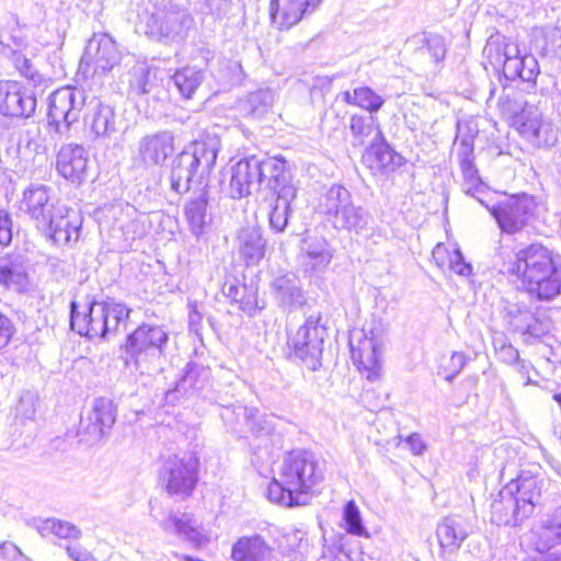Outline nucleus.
Listing matches in <instances>:
<instances>
[{"label":"nucleus","instance_id":"nucleus-13","mask_svg":"<svg viewBox=\"0 0 561 561\" xmlns=\"http://www.w3.org/2000/svg\"><path fill=\"white\" fill-rule=\"evenodd\" d=\"M496 220L502 232L514 234L520 231L535 214L536 201L526 193L512 195L493 205L483 204Z\"/></svg>","mask_w":561,"mask_h":561},{"label":"nucleus","instance_id":"nucleus-64","mask_svg":"<svg viewBox=\"0 0 561 561\" xmlns=\"http://www.w3.org/2000/svg\"><path fill=\"white\" fill-rule=\"evenodd\" d=\"M494 93H495V88H492L491 91H490L489 99H492L494 96Z\"/></svg>","mask_w":561,"mask_h":561},{"label":"nucleus","instance_id":"nucleus-41","mask_svg":"<svg viewBox=\"0 0 561 561\" xmlns=\"http://www.w3.org/2000/svg\"><path fill=\"white\" fill-rule=\"evenodd\" d=\"M342 100L353 106H358L370 114L377 113L385 104V99L369 87H357L342 93Z\"/></svg>","mask_w":561,"mask_h":561},{"label":"nucleus","instance_id":"nucleus-31","mask_svg":"<svg viewBox=\"0 0 561 561\" xmlns=\"http://www.w3.org/2000/svg\"><path fill=\"white\" fill-rule=\"evenodd\" d=\"M523 507L513 494H505V485L491 504V522L496 525L518 526L529 514L522 512Z\"/></svg>","mask_w":561,"mask_h":561},{"label":"nucleus","instance_id":"nucleus-34","mask_svg":"<svg viewBox=\"0 0 561 561\" xmlns=\"http://www.w3.org/2000/svg\"><path fill=\"white\" fill-rule=\"evenodd\" d=\"M272 548L261 535L244 536L232 546L233 561H272Z\"/></svg>","mask_w":561,"mask_h":561},{"label":"nucleus","instance_id":"nucleus-24","mask_svg":"<svg viewBox=\"0 0 561 561\" xmlns=\"http://www.w3.org/2000/svg\"><path fill=\"white\" fill-rule=\"evenodd\" d=\"M210 381V370L195 362H188L175 386L165 392V401L175 405L182 397L199 394Z\"/></svg>","mask_w":561,"mask_h":561},{"label":"nucleus","instance_id":"nucleus-54","mask_svg":"<svg viewBox=\"0 0 561 561\" xmlns=\"http://www.w3.org/2000/svg\"><path fill=\"white\" fill-rule=\"evenodd\" d=\"M14 333L15 327L12 320L4 313L0 312V350L10 343Z\"/></svg>","mask_w":561,"mask_h":561},{"label":"nucleus","instance_id":"nucleus-26","mask_svg":"<svg viewBox=\"0 0 561 561\" xmlns=\"http://www.w3.org/2000/svg\"><path fill=\"white\" fill-rule=\"evenodd\" d=\"M89 162V154L83 146L67 144L59 149L56 165L62 178L80 184L88 178Z\"/></svg>","mask_w":561,"mask_h":561},{"label":"nucleus","instance_id":"nucleus-53","mask_svg":"<svg viewBox=\"0 0 561 561\" xmlns=\"http://www.w3.org/2000/svg\"><path fill=\"white\" fill-rule=\"evenodd\" d=\"M12 219L10 214L0 209V245H9L12 241Z\"/></svg>","mask_w":561,"mask_h":561},{"label":"nucleus","instance_id":"nucleus-60","mask_svg":"<svg viewBox=\"0 0 561 561\" xmlns=\"http://www.w3.org/2000/svg\"><path fill=\"white\" fill-rule=\"evenodd\" d=\"M405 442L409 445L411 451L417 456L422 455L426 448L425 443L423 442L421 435L417 433L409 435Z\"/></svg>","mask_w":561,"mask_h":561},{"label":"nucleus","instance_id":"nucleus-17","mask_svg":"<svg viewBox=\"0 0 561 561\" xmlns=\"http://www.w3.org/2000/svg\"><path fill=\"white\" fill-rule=\"evenodd\" d=\"M504 321L526 343H533L550 331L549 321L533 312L526 305L507 304L504 308Z\"/></svg>","mask_w":561,"mask_h":561},{"label":"nucleus","instance_id":"nucleus-14","mask_svg":"<svg viewBox=\"0 0 561 561\" xmlns=\"http://www.w3.org/2000/svg\"><path fill=\"white\" fill-rule=\"evenodd\" d=\"M131 62H135V56L124 54L107 34H94L81 59V64H92L94 75H105L114 68L127 67Z\"/></svg>","mask_w":561,"mask_h":561},{"label":"nucleus","instance_id":"nucleus-45","mask_svg":"<svg viewBox=\"0 0 561 561\" xmlns=\"http://www.w3.org/2000/svg\"><path fill=\"white\" fill-rule=\"evenodd\" d=\"M10 59L21 76H23L34 88H41L46 83V79L37 71L32 60L21 51L12 50Z\"/></svg>","mask_w":561,"mask_h":561},{"label":"nucleus","instance_id":"nucleus-52","mask_svg":"<svg viewBox=\"0 0 561 561\" xmlns=\"http://www.w3.org/2000/svg\"><path fill=\"white\" fill-rule=\"evenodd\" d=\"M449 267L453 272L461 276H469L472 274V266L463 259L460 250H455L450 255Z\"/></svg>","mask_w":561,"mask_h":561},{"label":"nucleus","instance_id":"nucleus-7","mask_svg":"<svg viewBox=\"0 0 561 561\" xmlns=\"http://www.w3.org/2000/svg\"><path fill=\"white\" fill-rule=\"evenodd\" d=\"M168 342L169 334L162 327L142 323L127 334L121 346L125 364H133L141 375L160 370Z\"/></svg>","mask_w":561,"mask_h":561},{"label":"nucleus","instance_id":"nucleus-16","mask_svg":"<svg viewBox=\"0 0 561 561\" xmlns=\"http://www.w3.org/2000/svg\"><path fill=\"white\" fill-rule=\"evenodd\" d=\"M547 480L539 468L523 469L519 474L505 484V494H513L520 503L524 514H534L536 507L542 505V493Z\"/></svg>","mask_w":561,"mask_h":561},{"label":"nucleus","instance_id":"nucleus-38","mask_svg":"<svg viewBox=\"0 0 561 561\" xmlns=\"http://www.w3.org/2000/svg\"><path fill=\"white\" fill-rule=\"evenodd\" d=\"M408 43L414 47L416 56L430 55V61L434 65L443 61L447 51L445 39L442 35L424 32L413 35Z\"/></svg>","mask_w":561,"mask_h":561},{"label":"nucleus","instance_id":"nucleus-25","mask_svg":"<svg viewBox=\"0 0 561 561\" xmlns=\"http://www.w3.org/2000/svg\"><path fill=\"white\" fill-rule=\"evenodd\" d=\"M321 0H271L272 24L278 30H289L311 14Z\"/></svg>","mask_w":561,"mask_h":561},{"label":"nucleus","instance_id":"nucleus-11","mask_svg":"<svg viewBox=\"0 0 561 561\" xmlns=\"http://www.w3.org/2000/svg\"><path fill=\"white\" fill-rule=\"evenodd\" d=\"M199 461L192 455H173L164 460L160 479L169 495L190 497L198 482Z\"/></svg>","mask_w":561,"mask_h":561},{"label":"nucleus","instance_id":"nucleus-4","mask_svg":"<svg viewBox=\"0 0 561 561\" xmlns=\"http://www.w3.org/2000/svg\"><path fill=\"white\" fill-rule=\"evenodd\" d=\"M219 149V140L209 138L195 141L176 154L169 172L171 196L181 197L193 183L205 185L203 180L215 167Z\"/></svg>","mask_w":561,"mask_h":561},{"label":"nucleus","instance_id":"nucleus-3","mask_svg":"<svg viewBox=\"0 0 561 561\" xmlns=\"http://www.w3.org/2000/svg\"><path fill=\"white\" fill-rule=\"evenodd\" d=\"M507 273L517 276L525 291L538 301H550L561 295V264L540 243L519 250L508 263Z\"/></svg>","mask_w":561,"mask_h":561},{"label":"nucleus","instance_id":"nucleus-1","mask_svg":"<svg viewBox=\"0 0 561 561\" xmlns=\"http://www.w3.org/2000/svg\"><path fill=\"white\" fill-rule=\"evenodd\" d=\"M229 173L227 193L233 199L248 197L259 190L272 193L270 229L275 233L284 232L297 195L289 163L282 157L249 154L238 160Z\"/></svg>","mask_w":561,"mask_h":561},{"label":"nucleus","instance_id":"nucleus-37","mask_svg":"<svg viewBox=\"0 0 561 561\" xmlns=\"http://www.w3.org/2000/svg\"><path fill=\"white\" fill-rule=\"evenodd\" d=\"M274 101V90L262 88L240 99L237 103V110L244 117L260 119L271 110Z\"/></svg>","mask_w":561,"mask_h":561},{"label":"nucleus","instance_id":"nucleus-9","mask_svg":"<svg viewBox=\"0 0 561 561\" xmlns=\"http://www.w3.org/2000/svg\"><path fill=\"white\" fill-rule=\"evenodd\" d=\"M327 336V328L321 323V317H308L290 337L293 356L309 370H319L322 366L323 345Z\"/></svg>","mask_w":561,"mask_h":561},{"label":"nucleus","instance_id":"nucleus-63","mask_svg":"<svg viewBox=\"0 0 561 561\" xmlns=\"http://www.w3.org/2000/svg\"><path fill=\"white\" fill-rule=\"evenodd\" d=\"M30 401H32V398H30ZM32 409L27 411H21L26 417L32 419L35 414V409L33 408V402H31Z\"/></svg>","mask_w":561,"mask_h":561},{"label":"nucleus","instance_id":"nucleus-51","mask_svg":"<svg viewBox=\"0 0 561 561\" xmlns=\"http://www.w3.org/2000/svg\"><path fill=\"white\" fill-rule=\"evenodd\" d=\"M238 306L240 310L250 317H254L264 309V305L259 304L257 293L253 287L248 288V293L240 297Z\"/></svg>","mask_w":561,"mask_h":561},{"label":"nucleus","instance_id":"nucleus-23","mask_svg":"<svg viewBox=\"0 0 561 561\" xmlns=\"http://www.w3.org/2000/svg\"><path fill=\"white\" fill-rule=\"evenodd\" d=\"M47 221L46 226L37 229L42 230L55 244L67 245L79 239L81 218L76 210L60 205Z\"/></svg>","mask_w":561,"mask_h":561},{"label":"nucleus","instance_id":"nucleus-57","mask_svg":"<svg viewBox=\"0 0 561 561\" xmlns=\"http://www.w3.org/2000/svg\"><path fill=\"white\" fill-rule=\"evenodd\" d=\"M66 551L73 561H98L91 552L80 545L68 546Z\"/></svg>","mask_w":561,"mask_h":561},{"label":"nucleus","instance_id":"nucleus-21","mask_svg":"<svg viewBox=\"0 0 561 561\" xmlns=\"http://www.w3.org/2000/svg\"><path fill=\"white\" fill-rule=\"evenodd\" d=\"M51 188L44 184H30L24 191L19 208L35 222L36 227L46 226L48 218L56 211Z\"/></svg>","mask_w":561,"mask_h":561},{"label":"nucleus","instance_id":"nucleus-33","mask_svg":"<svg viewBox=\"0 0 561 561\" xmlns=\"http://www.w3.org/2000/svg\"><path fill=\"white\" fill-rule=\"evenodd\" d=\"M237 242L239 254L247 265L259 264L265 256L266 240L261 227L253 225L241 228L237 236Z\"/></svg>","mask_w":561,"mask_h":561},{"label":"nucleus","instance_id":"nucleus-61","mask_svg":"<svg viewBox=\"0 0 561 561\" xmlns=\"http://www.w3.org/2000/svg\"><path fill=\"white\" fill-rule=\"evenodd\" d=\"M450 362H451V365L457 368L456 371L449 376H447V380L448 381H451L456 374H458L462 367L465 366V363H466V358H465V355L462 353H457L455 352L453 355H451V358H450Z\"/></svg>","mask_w":561,"mask_h":561},{"label":"nucleus","instance_id":"nucleus-12","mask_svg":"<svg viewBox=\"0 0 561 561\" xmlns=\"http://www.w3.org/2000/svg\"><path fill=\"white\" fill-rule=\"evenodd\" d=\"M194 24L191 13L178 5H170L147 16L145 34L153 39L171 43L182 42Z\"/></svg>","mask_w":561,"mask_h":561},{"label":"nucleus","instance_id":"nucleus-8","mask_svg":"<svg viewBox=\"0 0 561 561\" xmlns=\"http://www.w3.org/2000/svg\"><path fill=\"white\" fill-rule=\"evenodd\" d=\"M84 90L75 87H62L49 96L47 122L50 133L64 136L69 133L70 126L79 122L85 105Z\"/></svg>","mask_w":561,"mask_h":561},{"label":"nucleus","instance_id":"nucleus-20","mask_svg":"<svg viewBox=\"0 0 561 561\" xmlns=\"http://www.w3.org/2000/svg\"><path fill=\"white\" fill-rule=\"evenodd\" d=\"M31 264L26 254L21 251L0 253V285L4 288L23 294L31 287Z\"/></svg>","mask_w":561,"mask_h":561},{"label":"nucleus","instance_id":"nucleus-35","mask_svg":"<svg viewBox=\"0 0 561 561\" xmlns=\"http://www.w3.org/2000/svg\"><path fill=\"white\" fill-rule=\"evenodd\" d=\"M469 533L462 519L458 516L445 517L436 528V537L444 552H456Z\"/></svg>","mask_w":561,"mask_h":561},{"label":"nucleus","instance_id":"nucleus-27","mask_svg":"<svg viewBox=\"0 0 561 561\" xmlns=\"http://www.w3.org/2000/svg\"><path fill=\"white\" fill-rule=\"evenodd\" d=\"M174 152V136L162 130L148 134L138 141V157L148 168L161 167Z\"/></svg>","mask_w":561,"mask_h":561},{"label":"nucleus","instance_id":"nucleus-29","mask_svg":"<svg viewBox=\"0 0 561 561\" xmlns=\"http://www.w3.org/2000/svg\"><path fill=\"white\" fill-rule=\"evenodd\" d=\"M516 124L520 135L535 147H549L557 140L550 124L541 119L536 108H524L516 115Z\"/></svg>","mask_w":561,"mask_h":561},{"label":"nucleus","instance_id":"nucleus-18","mask_svg":"<svg viewBox=\"0 0 561 561\" xmlns=\"http://www.w3.org/2000/svg\"><path fill=\"white\" fill-rule=\"evenodd\" d=\"M363 164L374 175H388L404 163V158L387 142L381 129H378L370 145L362 156Z\"/></svg>","mask_w":561,"mask_h":561},{"label":"nucleus","instance_id":"nucleus-28","mask_svg":"<svg viewBox=\"0 0 561 561\" xmlns=\"http://www.w3.org/2000/svg\"><path fill=\"white\" fill-rule=\"evenodd\" d=\"M271 293L277 307L284 312H295L307 302L301 282L294 274L275 277L271 283Z\"/></svg>","mask_w":561,"mask_h":561},{"label":"nucleus","instance_id":"nucleus-32","mask_svg":"<svg viewBox=\"0 0 561 561\" xmlns=\"http://www.w3.org/2000/svg\"><path fill=\"white\" fill-rule=\"evenodd\" d=\"M208 199L207 184H205L197 192L193 193L184 207V216L190 230L196 237L204 233L205 227L213 219L211 213L208 210Z\"/></svg>","mask_w":561,"mask_h":561},{"label":"nucleus","instance_id":"nucleus-59","mask_svg":"<svg viewBox=\"0 0 561 561\" xmlns=\"http://www.w3.org/2000/svg\"><path fill=\"white\" fill-rule=\"evenodd\" d=\"M188 324L190 330L198 334L202 328L203 316L198 311L197 306L190 304Z\"/></svg>","mask_w":561,"mask_h":561},{"label":"nucleus","instance_id":"nucleus-10","mask_svg":"<svg viewBox=\"0 0 561 561\" xmlns=\"http://www.w3.org/2000/svg\"><path fill=\"white\" fill-rule=\"evenodd\" d=\"M493 49L496 51V62L502 64L503 76L507 80L519 78L524 82L536 85V80L540 75L538 60L531 54L522 53L517 43L513 41H503L494 45L488 43L484 51L492 58Z\"/></svg>","mask_w":561,"mask_h":561},{"label":"nucleus","instance_id":"nucleus-15","mask_svg":"<svg viewBox=\"0 0 561 561\" xmlns=\"http://www.w3.org/2000/svg\"><path fill=\"white\" fill-rule=\"evenodd\" d=\"M116 421V407L105 397L94 399L92 408L81 416L79 435L93 445L108 436Z\"/></svg>","mask_w":561,"mask_h":561},{"label":"nucleus","instance_id":"nucleus-44","mask_svg":"<svg viewBox=\"0 0 561 561\" xmlns=\"http://www.w3.org/2000/svg\"><path fill=\"white\" fill-rule=\"evenodd\" d=\"M460 165L465 179V192L477 198L481 204H484V201L479 196L480 193L484 192V184L478 174V169L473 163L472 157H461Z\"/></svg>","mask_w":561,"mask_h":561},{"label":"nucleus","instance_id":"nucleus-40","mask_svg":"<svg viewBox=\"0 0 561 561\" xmlns=\"http://www.w3.org/2000/svg\"><path fill=\"white\" fill-rule=\"evenodd\" d=\"M352 356L367 370L369 380L375 381L379 378L381 351L373 339L365 340L358 350L352 348Z\"/></svg>","mask_w":561,"mask_h":561},{"label":"nucleus","instance_id":"nucleus-47","mask_svg":"<svg viewBox=\"0 0 561 561\" xmlns=\"http://www.w3.org/2000/svg\"><path fill=\"white\" fill-rule=\"evenodd\" d=\"M306 254L310 259L311 268L317 272H322L332 260L330 247L324 239L308 242Z\"/></svg>","mask_w":561,"mask_h":561},{"label":"nucleus","instance_id":"nucleus-36","mask_svg":"<svg viewBox=\"0 0 561 561\" xmlns=\"http://www.w3.org/2000/svg\"><path fill=\"white\" fill-rule=\"evenodd\" d=\"M88 110L85 121L95 136L110 137L116 131L115 112L112 106L93 99L88 104Z\"/></svg>","mask_w":561,"mask_h":561},{"label":"nucleus","instance_id":"nucleus-30","mask_svg":"<svg viewBox=\"0 0 561 561\" xmlns=\"http://www.w3.org/2000/svg\"><path fill=\"white\" fill-rule=\"evenodd\" d=\"M530 541L535 550L540 553L561 543V507L534 526Z\"/></svg>","mask_w":561,"mask_h":561},{"label":"nucleus","instance_id":"nucleus-42","mask_svg":"<svg viewBox=\"0 0 561 561\" xmlns=\"http://www.w3.org/2000/svg\"><path fill=\"white\" fill-rule=\"evenodd\" d=\"M205 79V72L194 67H185L178 70L172 80L179 92L185 99H192L197 88Z\"/></svg>","mask_w":561,"mask_h":561},{"label":"nucleus","instance_id":"nucleus-50","mask_svg":"<svg viewBox=\"0 0 561 561\" xmlns=\"http://www.w3.org/2000/svg\"><path fill=\"white\" fill-rule=\"evenodd\" d=\"M457 136L456 141H459V145L461 147L460 149V157H468L471 156L473 152V141L476 133L471 128H469L468 125H461L460 123L457 124Z\"/></svg>","mask_w":561,"mask_h":561},{"label":"nucleus","instance_id":"nucleus-5","mask_svg":"<svg viewBox=\"0 0 561 561\" xmlns=\"http://www.w3.org/2000/svg\"><path fill=\"white\" fill-rule=\"evenodd\" d=\"M131 309L123 302L96 301L88 304L87 311H78L76 301L70 304V327L73 331L88 339H106L117 334L121 327L126 330Z\"/></svg>","mask_w":561,"mask_h":561},{"label":"nucleus","instance_id":"nucleus-56","mask_svg":"<svg viewBox=\"0 0 561 561\" xmlns=\"http://www.w3.org/2000/svg\"><path fill=\"white\" fill-rule=\"evenodd\" d=\"M499 354V357L502 362L506 364H515L519 359L518 351L512 344L503 343L499 348L495 347Z\"/></svg>","mask_w":561,"mask_h":561},{"label":"nucleus","instance_id":"nucleus-46","mask_svg":"<svg viewBox=\"0 0 561 561\" xmlns=\"http://www.w3.org/2000/svg\"><path fill=\"white\" fill-rule=\"evenodd\" d=\"M376 122L377 119L373 114L369 116L353 115L350 121V129L353 138L360 145L365 144L369 136L373 135L374 137L376 131L380 129Z\"/></svg>","mask_w":561,"mask_h":561},{"label":"nucleus","instance_id":"nucleus-43","mask_svg":"<svg viewBox=\"0 0 561 561\" xmlns=\"http://www.w3.org/2000/svg\"><path fill=\"white\" fill-rule=\"evenodd\" d=\"M42 536L55 535L61 539H79L81 530L72 523L57 518H48L37 525Z\"/></svg>","mask_w":561,"mask_h":561},{"label":"nucleus","instance_id":"nucleus-22","mask_svg":"<svg viewBox=\"0 0 561 561\" xmlns=\"http://www.w3.org/2000/svg\"><path fill=\"white\" fill-rule=\"evenodd\" d=\"M37 105L34 93L24 91L16 81H0V114L5 119L30 118Z\"/></svg>","mask_w":561,"mask_h":561},{"label":"nucleus","instance_id":"nucleus-48","mask_svg":"<svg viewBox=\"0 0 561 561\" xmlns=\"http://www.w3.org/2000/svg\"><path fill=\"white\" fill-rule=\"evenodd\" d=\"M133 68L129 72V89L134 95H144L150 92L151 83L149 81V68L146 62H131Z\"/></svg>","mask_w":561,"mask_h":561},{"label":"nucleus","instance_id":"nucleus-49","mask_svg":"<svg viewBox=\"0 0 561 561\" xmlns=\"http://www.w3.org/2000/svg\"><path fill=\"white\" fill-rule=\"evenodd\" d=\"M344 528L348 534L367 537L368 531L363 524L359 508L354 501H348L343 510Z\"/></svg>","mask_w":561,"mask_h":561},{"label":"nucleus","instance_id":"nucleus-39","mask_svg":"<svg viewBox=\"0 0 561 561\" xmlns=\"http://www.w3.org/2000/svg\"><path fill=\"white\" fill-rule=\"evenodd\" d=\"M160 527L164 531L173 533L180 538L187 540L195 548H201L205 543V537L186 515L179 517L170 512L168 517L160 522Z\"/></svg>","mask_w":561,"mask_h":561},{"label":"nucleus","instance_id":"nucleus-62","mask_svg":"<svg viewBox=\"0 0 561 561\" xmlns=\"http://www.w3.org/2000/svg\"><path fill=\"white\" fill-rule=\"evenodd\" d=\"M9 129V124L3 116V114H0V135H2L5 130Z\"/></svg>","mask_w":561,"mask_h":561},{"label":"nucleus","instance_id":"nucleus-58","mask_svg":"<svg viewBox=\"0 0 561 561\" xmlns=\"http://www.w3.org/2000/svg\"><path fill=\"white\" fill-rule=\"evenodd\" d=\"M0 556L11 561H18L20 557H23V553L16 545L3 541L0 543Z\"/></svg>","mask_w":561,"mask_h":561},{"label":"nucleus","instance_id":"nucleus-19","mask_svg":"<svg viewBox=\"0 0 561 561\" xmlns=\"http://www.w3.org/2000/svg\"><path fill=\"white\" fill-rule=\"evenodd\" d=\"M213 400L222 408L220 416L224 422L233 423V416H236L237 422L243 419L248 431L257 438L267 437L273 432L274 424L272 419L261 413L257 409L234 405L230 401L220 398H214ZM231 430L237 431V425L231 424Z\"/></svg>","mask_w":561,"mask_h":561},{"label":"nucleus","instance_id":"nucleus-6","mask_svg":"<svg viewBox=\"0 0 561 561\" xmlns=\"http://www.w3.org/2000/svg\"><path fill=\"white\" fill-rule=\"evenodd\" d=\"M317 210L335 229L355 234H367L371 230V214L356 204L351 192L341 184L331 185L320 195Z\"/></svg>","mask_w":561,"mask_h":561},{"label":"nucleus","instance_id":"nucleus-2","mask_svg":"<svg viewBox=\"0 0 561 561\" xmlns=\"http://www.w3.org/2000/svg\"><path fill=\"white\" fill-rule=\"evenodd\" d=\"M323 480V469L313 453L293 450L285 455L278 477L267 489L271 502L286 507L309 503L313 488Z\"/></svg>","mask_w":561,"mask_h":561},{"label":"nucleus","instance_id":"nucleus-55","mask_svg":"<svg viewBox=\"0 0 561 561\" xmlns=\"http://www.w3.org/2000/svg\"><path fill=\"white\" fill-rule=\"evenodd\" d=\"M222 293L227 298H230L233 302L238 304L240 301V297L248 293V287L234 280H227L222 286Z\"/></svg>","mask_w":561,"mask_h":561}]
</instances>
